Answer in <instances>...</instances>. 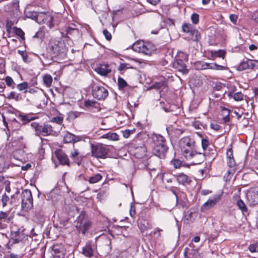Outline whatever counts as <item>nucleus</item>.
Masks as SVG:
<instances>
[{
    "instance_id": "1",
    "label": "nucleus",
    "mask_w": 258,
    "mask_h": 258,
    "mask_svg": "<svg viewBox=\"0 0 258 258\" xmlns=\"http://www.w3.org/2000/svg\"><path fill=\"white\" fill-rule=\"evenodd\" d=\"M153 140L155 143L154 154L160 158H164L168 149L165 138L158 134L154 135Z\"/></svg>"
},
{
    "instance_id": "2",
    "label": "nucleus",
    "mask_w": 258,
    "mask_h": 258,
    "mask_svg": "<svg viewBox=\"0 0 258 258\" xmlns=\"http://www.w3.org/2000/svg\"><path fill=\"white\" fill-rule=\"evenodd\" d=\"M133 49L146 55H151L155 50V47L151 43L140 40L133 44Z\"/></svg>"
},
{
    "instance_id": "3",
    "label": "nucleus",
    "mask_w": 258,
    "mask_h": 258,
    "mask_svg": "<svg viewBox=\"0 0 258 258\" xmlns=\"http://www.w3.org/2000/svg\"><path fill=\"white\" fill-rule=\"evenodd\" d=\"M179 145L184 156L194 150H196L195 139L190 136H186L182 138L179 140Z\"/></svg>"
},
{
    "instance_id": "4",
    "label": "nucleus",
    "mask_w": 258,
    "mask_h": 258,
    "mask_svg": "<svg viewBox=\"0 0 258 258\" xmlns=\"http://www.w3.org/2000/svg\"><path fill=\"white\" fill-rule=\"evenodd\" d=\"M91 225V222L86 214L85 212L82 211L76 221V227L77 229L83 234L89 229Z\"/></svg>"
},
{
    "instance_id": "5",
    "label": "nucleus",
    "mask_w": 258,
    "mask_h": 258,
    "mask_svg": "<svg viewBox=\"0 0 258 258\" xmlns=\"http://www.w3.org/2000/svg\"><path fill=\"white\" fill-rule=\"evenodd\" d=\"M31 127L35 131V134L37 136L42 135L47 136L50 135L53 133L52 126L48 124H40L37 122H33L31 123Z\"/></svg>"
},
{
    "instance_id": "6",
    "label": "nucleus",
    "mask_w": 258,
    "mask_h": 258,
    "mask_svg": "<svg viewBox=\"0 0 258 258\" xmlns=\"http://www.w3.org/2000/svg\"><path fill=\"white\" fill-rule=\"evenodd\" d=\"M109 149L107 146L102 144L98 143L91 145V153L92 156L98 158H105Z\"/></svg>"
},
{
    "instance_id": "7",
    "label": "nucleus",
    "mask_w": 258,
    "mask_h": 258,
    "mask_svg": "<svg viewBox=\"0 0 258 258\" xmlns=\"http://www.w3.org/2000/svg\"><path fill=\"white\" fill-rule=\"evenodd\" d=\"M21 206L24 211H27L33 207V198L31 191L28 189L24 190L21 194Z\"/></svg>"
},
{
    "instance_id": "8",
    "label": "nucleus",
    "mask_w": 258,
    "mask_h": 258,
    "mask_svg": "<svg viewBox=\"0 0 258 258\" xmlns=\"http://www.w3.org/2000/svg\"><path fill=\"white\" fill-rule=\"evenodd\" d=\"M65 250L61 244H56L52 245L47 253L49 258H63Z\"/></svg>"
},
{
    "instance_id": "9",
    "label": "nucleus",
    "mask_w": 258,
    "mask_h": 258,
    "mask_svg": "<svg viewBox=\"0 0 258 258\" xmlns=\"http://www.w3.org/2000/svg\"><path fill=\"white\" fill-rule=\"evenodd\" d=\"M186 159L191 160L192 164H200L205 160V155L201 152H198L194 150L185 156Z\"/></svg>"
},
{
    "instance_id": "10",
    "label": "nucleus",
    "mask_w": 258,
    "mask_h": 258,
    "mask_svg": "<svg viewBox=\"0 0 258 258\" xmlns=\"http://www.w3.org/2000/svg\"><path fill=\"white\" fill-rule=\"evenodd\" d=\"M247 200L251 205L258 204V186L251 187L247 191Z\"/></svg>"
},
{
    "instance_id": "11",
    "label": "nucleus",
    "mask_w": 258,
    "mask_h": 258,
    "mask_svg": "<svg viewBox=\"0 0 258 258\" xmlns=\"http://www.w3.org/2000/svg\"><path fill=\"white\" fill-rule=\"evenodd\" d=\"M258 69V60L246 59L242 61L238 66L239 71H243L246 69Z\"/></svg>"
},
{
    "instance_id": "12",
    "label": "nucleus",
    "mask_w": 258,
    "mask_h": 258,
    "mask_svg": "<svg viewBox=\"0 0 258 258\" xmlns=\"http://www.w3.org/2000/svg\"><path fill=\"white\" fill-rule=\"evenodd\" d=\"M108 94L107 90L102 86H96L93 89V95L98 100L105 99Z\"/></svg>"
},
{
    "instance_id": "13",
    "label": "nucleus",
    "mask_w": 258,
    "mask_h": 258,
    "mask_svg": "<svg viewBox=\"0 0 258 258\" xmlns=\"http://www.w3.org/2000/svg\"><path fill=\"white\" fill-rule=\"evenodd\" d=\"M221 199V196L215 195L210 197L209 200L202 205L201 210L203 212L206 211L211 207L214 206Z\"/></svg>"
},
{
    "instance_id": "14",
    "label": "nucleus",
    "mask_w": 258,
    "mask_h": 258,
    "mask_svg": "<svg viewBox=\"0 0 258 258\" xmlns=\"http://www.w3.org/2000/svg\"><path fill=\"white\" fill-rule=\"evenodd\" d=\"M95 249V246L90 241L86 242L85 245L82 247V253L86 257L90 258L93 256Z\"/></svg>"
},
{
    "instance_id": "15",
    "label": "nucleus",
    "mask_w": 258,
    "mask_h": 258,
    "mask_svg": "<svg viewBox=\"0 0 258 258\" xmlns=\"http://www.w3.org/2000/svg\"><path fill=\"white\" fill-rule=\"evenodd\" d=\"M26 237L27 235L20 230L12 231L11 241L13 243H18L23 241Z\"/></svg>"
},
{
    "instance_id": "16",
    "label": "nucleus",
    "mask_w": 258,
    "mask_h": 258,
    "mask_svg": "<svg viewBox=\"0 0 258 258\" xmlns=\"http://www.w3.org/2000/svg\"><path fill=\"white\" fill-rule=\"evenodd\" d=\"M178 183L185 185L189 184L191 181V178L183 173H180L174 175Z\"/></svg>"
},
{
    "instance_id": "17",
    "label": "nucleus",
    "mask_w": 258,
    "mask_h": 258,
    "mask_svg": "<svg viewBox=\"0 0 258 258\" xmlns=\"http://www.w3.org/2000/svg\"><path fill=\"white\" fill-rule=\"evenodd\" d=\"M138 227L141 232L143 233L144 232L151 229L152 225L148 220L143 218H140L138 220Z\"/></svg>"
},
{
    "instance_id": "18",
    "label": "nucleus",
    "mask_w": 258,
    "mask_h": 258,
    "mask_svg": "<svg viewBox=\"0 0 258 258\" xmlns=\"http://www.w3.org/2000/svg\"><path fill=\"white\" fill-rule=\"evenodd\" d=\"M173 67L179 72H181L183 74L188 73V70L183 60L176 59L173 63Z\"/></svg>"
},
{
    "instance_id": "19",
    "label": "nucleus",
    "mask_w": 258,
    "mask_h": 258,
    "mask_svg": "<svg viewBox=\"0 0 258 258\" xmlns=\"http://www.w3.org/2000/svg\"><path fill=\"white\" fill-rule=\"evenodd\" d=\"M82 140L80 136H76L74 135L66 132L63 135V141L66 143H72L79 142Z\"/></svg>"
},
{
    "instance_id": "20",
    "label": "nucleus",
    "mask_w": 258,
    "mask_h": 258,
    "mask_svg": "<svg viewBox=\"0 0 258 258\" xmlns=\"http://www.w3.org/2000/svg\"><path fill=\"white\" fill-rule=\"evenodd\" d=\"M95 71L101 76H106L111 72V69L108 64H101L95 69Z\"/></svg>"
},
{
    "instance_id": "21",
    "label": "nucleus",
    "mask_w": 258,
    "mask_h": 258,
    "mask_svg": "<svg viewBox=\"0 0 258 258\" xmlns=\"http://www.w3.org/2000/svg\"><path fill=\"white\" fill-rule=\"evenodd\" d=\"M56 157L62 165H68L69 160L67 155L60 150L56 151L55 152Z\"/></svg>"
},
{
    "instance_id": "22",
    "label": "nucleus",
    "mask_w": 258,
    "mask_h": 258,
    "mask_svg": "<svg viewBox=\"0 0 258 258\" xmlns=\"http://www.w3.org/2000/svg\"><path fill=\"white\" fill-rule=\"evenodd\" d=\"M55 55L63 53L65 50L64 43L62 42H57L51 46Z\"/></svg>"
},
{
    "instance_id": "23",
    "label": "nucleus",
    "mask_w": 258,
    "mask_h": 258,
    "mask_svg": "<svg viewBox=\"0 0 258 258\" xmlns=\"http://www.w3.org/2000/svg\"><path fill=\"white\" fill-rule=\"evenodd\" d=\"M202 64V68L204 69V70L212 69L215 70H223L225 69L224 67L219 65L216 63H208L204 62Z\"/></svg>"
},
{
    "instance_id": "24",
    "label": "nucleus",
    "mask_w": 258,
    "mask_h": 258,
    "mask_svg": "<svg viewBox=\"0 0 258 258\" xmlns=\"http://www.w3.org/2000/svg\"><path fill=\"white\" fill-rule=\"evenodd\" d=\"M228 96L230 98H232L234 100L237 101L243 100L244 96L243 94L240 92L236 93L229 92L228 93Z\"/></svg>"
},
{
    "instance_id": "25",
    "label": "nucleus",
    "mask_w": 258,
    "mask_h": 258,
    "mask_svg": "<svg viewBox=\"0 0 258 258\" xmlns=\"http://www.w3.org/2000/svg\"><path fill=\"white\" fill-rule=\"evenodd\" d=\"M101 138L111 141H117L119 139V136L115 133H108L103 135Z\"/></svg>"
},
{
    "instance_id": "26",
    "label": "nucleus",
    "mask_w": 258,
    "mask_h": 258,
    "mask_svg": "<svg viewBox=\"0 0 258 258\" xmlns=\"http://www.w3.org/2000/svg\"><path fill=\"white\" fill-rule=\"evenodd\" d=\"M190 39L194 41H198L201 39L200 32L196 29H193L189 34Z\"/></svg>"
},
{
    "instance_id": "27",
    "label": "nucleus",
    "mask_w": 258,
    "mask_h": 258,
    "mask_svg": "<svg viewBox=\"0 0 258 258\" xmlns=\"http://www.w3.org/2000/svg\"><path fill=\"white\" fill-rule=\"evenodd\" d=\"M211 56L212 59H214L215 57H222L223 59L225 54V52L222 50H219L218 51H212L211 52Z\"/></svg>"
},
{
    "instance_id": "28",
    "label": "nucleus",
    "mask_w": 258,
    "mask_h": 258,
    "mask_svg": "<svg viewBox=\"0 0 258 258\" xmlns=\"http://www.w3.org/2000/svg\"><path fill=\"white\" fill-rule=\"evenodd\" d=\"M102 178V176L100 174L97 173L93 176H91L89 178L88 181L91 184H94L100 181Z\"/></svg>"
},
{
    "instance_id": "29",
    "label": "nucleus",
    "mask_w": 258,
    "mask_h": 258,
    "mask_svg": "<svg viewBox=\"0 0 258 258\" xmlns=\"http://www.w3.org/2000/svg\"><path fill=\"white\" fill-rule=\"evenodd\" d=\"M43 82L47 87H50L52 84V77L50 75H45L43 77Z\"/></svg>"
},
{
    "instance_id": "30",
    "label": "nucleus",
    "mask_w": 258,
    "mask_h": 258,
    "mask_svg": "<svg viewBox=\"0 0 258 258\" xmlns=\"http://www.w3.org/2000/svg\"><path fill=\"white\" fill-rule=\"evenodd\" d=\"M236 205L238 208L244 213L247 212V207L244 202L241 199L237 201Z\"/></svg>"
},
{
    "instance_id": "31",
    "label": "nucleus",
    "mask_w": 258,
    "mask_h": 258,
    "mask_svg": "<svg viewBox=\"0 0 258 258\" xmlns=\"http://www.w3.org/2000/svg\"><path fill=\"white\" fill-rule=\"evenodd\" d=\"M162 179L163 181L167 183H171L172 181V175L169 173H164L162 174Z\"/></svg>"
},
{
    "instance_id": "32",
    "label": "nucleus",
    "mask_w": 258,
    "mask_h": 258,
    "mask_svg": "<svg viewBox=\"0 0 258 258\" xmlns=\"http://www.w3.org/2000/svg\"><path fill=\"white\" fill-rule=\"evenodd\" d=\"M5 80L8 86L11 87L12 89L15 88V83L11 77L7 76Z\"/></svg>"
},
{
    "instance_id": "33",
    "label": "nucleus",
    "mask_w": 258,
    "mask_h": 258,
    "mask_svg": "<svg viewBox=\"0 0 258 258\" xmlns=\"http://www.w3.org/2000/svg\"><path fill=\"white\" fill-rule=\"evenodd\" d=\"M127 85V83L123 78L121 77L118 78V86L120 89H123Z\"/></svg>"
},
{
    "instance_id": "34",
    "label": "nucleus",
    "mask_w": 258,
    "mask_h": 258,
    "mask_svg": "<svg viewBox=\"0 0 258 258\" xmlns=\"http://www.w3.org/2000/svg\"><path fill=\"white\" fill-rule=\"evenodd\" d=\"M67 34L68 35H78L79 34V31L75 28L69 26L67 30Z\"/></svg>"
},
{
    "instance_id": "35",
    "label": "nucleus",
    "mask_w": 258,
    "mask_h": 258,
    "mask_svg": "<svg viewBox=\"0 0 258 258\" xmlns=\"http://www.w3.org/2000/svg\"><path fill=\"white\" fill-rule=\"evenodd\" d=\"M182 29L184 32L189 33V34L190 33V31L193 30L191 25L188 24H184L182 25Z\"/></svg>"
},
{
    "instance_id": "36",
    "label": "nucleus",
    "mask_w": 258,
    "mask_h": 258,
    "mask_svg": "<svg viewBox=\"0 0 258 258\" xmlns=\"http://www.w3.org/2000/svg\"><path fill=\"white\" fill-rule=\"evenodd\" d=\"M248 249L251 252H257L258 251V242L249 245Z\"/></svg>"
},
{
    "instance_id": "37",
    "label": "nucleus",
    "mask_w": 258,
    "mask_h": 258,
    "mask_svg": "<svg viewBox=\"0 0 258 258\" xmlns=\"http://www.w3.org/2000/svg\"><path fill=\"white\" fill-rule=\"evenodd\" d=\"M171 164L175 168H178L181 166L182 162L178 159H173L171 161Z\"/></svg>"
},
{
    "instance_id": "38",
    "label": "nucleus",
    "mask_w": 258,
    "mask_h": 258,
    "mask_svg": "<svg viewBox=\"0 0 258 258\" xmlns=\"http://www.w3.org/2000/svg\"><path fill=\"white\" fill-rule=\"evenodd\" d=\"M51 121L53 122H56L57 124H60L62 123L63 117L61 116L54 117L51 118Z\"/></svg>"
},
{
    "instance_id": "39",
    "label": "nucleus",
    "mask_w": 258,
    "mask_h": 258,
    "mask_svg": "<svg viewBox=\"0 0 258 258\" xmlns=\"http://www.w3.org/2000/svg\"><path fill=\"white\" fill-rule=\"evenodd\" d=\"M28 87V84L26 82H24L22 83L19 84L17 86V89L19 91H23L27 89Z\"/></svg>"
},
{
    "instance_id": "40",
    "label": "nucleus",
    "mask_w": 258,
    "mask_h": 258,
    "mask_svg": "<svg viewBox=\"0 0 258 258\" xmlns=\"http://www.w3.org/2000/svg\"><path fill=\"white\" fill-rule=\"evenodd\" d=\"M27 17H31L33 19H35L37 22H38V19L41 17L39 15H37L36 12L28 13Z\"/></svg>"
},
{
    "instance_id": "41",
    "label": "nucleus",
    "mask_w": 258,
    "mask_h": 258,
    "mask_svg": "<svg viewBox=\"0 0 258 258\" xmlns=\"http://www.w3.org/2000/svg\"><path fill=\"white\" fill-rule=\"evenodd\" d=\"M13 23L11 21H7L6 23V30L9 34H10L12 30L13 29L14 27H13Z\"/></svg>"
},
{
    "instance_id": "42",
    "label": "nucleus",
    "mask_w": 258,
    "mask_h": 258,
    "mask_svg": "<svg viewBox=\"0 0 258 258\" xmlns=\"http://www.w3.org/2000/svg\"><path fill=\"white\" fill-rule=\"evenodd\" d=\"M191 20L194 24H198L199 22V15L197 13H194L191 16Z\"/></svg>"
},
{
    "instance_id": "43",
    "label": "nucleus",
    "mask_w": 258,
    "mask_h": 258,
    "mask_svg": "<svg viewBox=\"0 0 258 258\" xmlns=\"http://www.w3.org/2000/svg\"><path fill=\"white\" fill-rule=\"evenodd\" d=\"M13 30H14L15 32L17 35L20 36L21 38L24 37V33L20 28H18L16 27H14Z\"/></svg>"
},
{
    "instance_id": "44",
    "label": "nucleus",
    "mask_w": 258,
    "mask_h": 258,
    "mask_svg": "<svg viewBox=\"0 0 258 258\" xmlns=\"http://www.w3.org/2000/svg\"><path fill=\"white\" fill-rule=\"evenodd\" d=\"M209 144V142L208 139H203L202 140V147L204 151H205L207 148Z\"/></svg>"
},
{
    "instance_id": "45",
    "label": "nucleus",
    "mask_w": 258,
    "mask_h": 258,
    "mask_svg": "<svg viewBox=\"0 0 258 258\" xmlns=\"http://www.w3.org/2000/svg\"><path fill=\"white\" fill-rule=\"evenodd\" d=\"M9 197L6 194L3 195L1 200L4 207L7 205V203L9 201Z\"/></svg>"
},
{
    "instance_id": "46",
    "label": "nucleus",
    "mask_w": 258,
    "mask_h": 258,
    "mask_svg": "<svg viewBox=\"0 0 258 258\" xmlns=\"http://www.w3.org/2000/svg\"><path fill=\"white\" fill-rule=\"evenodd\" d=\"M35 118L36 117H30L28 115H23L22 116V120L26 122H28L31 120L35 119Z\"/></svg>"
},
{
    "instance_id": "47",
    "label": "nucleus",
    "mask_w": 258,
    "mask_h": 258,
    "mask_svg": "<svg viewBox=\"0 0 258 258\" xmlns=\"http://www.w3.org/2000/svg\"><path fill=\"white\" fill-rule=\"evenodd\" d=\"M18 53L21 55L23 58V60L25 62H27L28 61V55L25 51L19 50Z\"/></svg>"
},
{
    "instance_id": "48",
    "label": "nucleus",
    "mask_w": 258,
    "mask_h": 258,
    "mask_svg": "<svg viewBox=\"0 0 258 258\" xmlns=\"http://www.w3.org/2000/svg\"><path fill=\"white\" fill-rule=\"evenodd\" d=\"M103 34L107 40H110L111 39V35L106 29L103 31Z\"/></svg>"
},
{
    "instance_id": "49",
    "label": "nucleus",
    "mask_w": 258,
    "mask_h": 258,
    "mask_svg": "<svg viewBox=\"0 0 258 258\" xmlns=\"http://www.w3.org/2000/svg\"><path fill=\"white\" fill-rule=\"evenodd\" d=\"M227 164L230 167H233L235 165V161L233 158L228 159Z\"/></svg>"
},
{
    "instance_id": "50",
    "label": "nucleus",
    "mask_w": 258,
    "mask_h": 258,
    "mask_svg": "<svg viewBox=\"0 0 258 258\" xmlns=\"http://www.w3.org/2000/svg\"><path fill=\"white\" fill-rule=\"evenodd\" d=\"M7 98L9 99H15V100H18V98L17 97H16V94L14 92H10L8 95V97Z\"/></svg>"
},
{
    "instance_id": "51",
    "label": "nucleus",
    "mask_w": 258,
    "mask_h": 258,
    "mask_svg": "<svg viewBox=\"0 0 258 258\" xmlns=\"http://www.w3.org/2000/svg\"><path fill=\"white\" fill-rule=\"evenodd\" d=\"M8 216V214L3 211H0V220H5Z\"/></svg>"
},
{
    "instance_id": "52",
    "label": "nucleus",
    "mask_w": 258,
    "mask_h": 258,
    "mask_svg": "<svg viewBox=\"0 0 258 258\" xmlns=\"http://www.w3.org/2000/svg\"><path fill=\"white\" fill-rule=\"evenodd\" d=\"M79 155V152L77 150L74 149L71 153V157L74 158Z\"/></svg>"
},
{
    "instance_id": "53",
    "label": "nucleus",
    "mask_w": 258,
    "mask_h": 258,
    "mask_svg": "<svg viewBox=\"0 0 258 258\" xmlns=\"http://www.w3.org/2000/svg\"><path fill=\"white\" fill-rule=\"evenodd\" d=\"M211 127L215 130V131H218L219 130V129L220 128V126L217 124H215V123H211Z\"/></svg>"
},
{
    "instance_id": "54",
    "label": "nucleus",
    "mask_w": 258,
    "mask_h": 258,
    "mask_svg": "<svg viewBox=\"0 0 258 258\" xmlns=\"http://www.w3.org/2000/svg\"><path fill=\"white\" fill-rule=\"evenodd\" d=\"M131 134L130 130H125L123 132V136L125 138H128Z\"/></svg>"
},
{
    "instance_id": "55",
    "label": "nucleus",
    "mask_w": 258,
    "mask_h": 258,
    "mask_svg": "<svg viewBox=\"0 0 258 258\" xmlns=\"http://www.w3.org/2000/svg\"><path fill=\"white\" fill-rule=\"evenodd\" d=\"M95 103L94 101H91V100H87L85 102V105L86 107L91 106H93V104Z\"/></svg>"
},
{
    "instance_id": "56",
    "label": "nucleus",
    "mask_w": 258,
    "mask_h": 258,
    "mask_svg": "<svg viewBox=\"0 0 258 258\" xmlns=\"http://www.w3.org/2000/svg\"><path fill=\"white\" fill-rule=\"evenodd\" d=\"M148 3H150L151 5L156 6L157 4H158L160 2V0H146Z\"/></svg>"
},
{
    "instance_id": "57",
    "label": "nucleus",
    "mask_w": 258,
    "mask_h": 258,
    "mask_svg": "<svg viewBox=\"0 0 258 258\" xmlns=\"http://www.w3.org/2000/svg\"><path fill=\"white\" fill-rule=\"evenodd\" d=\"M227 159H230L233 158V153L231 149H229L227 152Z\"/></svg>"
},
{
    "instance_id": "58",
    "label": "nucleus",
    "mask_w": 258,
    "mask_h": 258,
    "mask_svg": "<svg viewBox=\"0 0 258 258\" xmlns=\"http://www.w3.org/2000/svg\"><path fill=\"white\" fill-rule=\"evenodd\" d=\"M162 229H160L159 228H156L154 229V232H153L154 234H158V236H160V232L162 231Z\"/></svg>"
},
{
    "instance_id": "59",
    "label": "nucleus",
    "mask_w": 258,
    "mask_h": 258,
    "mask_svg": "<svg viewBox=\"0 0 258 258\" xmlns=\"http://www.w3.org/2000/svg\"><path fill=\"white\" fill-rule=\"evenodd\" d=\"M230 19L232 22L235 24L237 21V17L234 15H231L230 16Z\"/></svg>"
},
{
    "instance_id": "60",
    "label": "nucleus",
    "mask_w": 258,
    "mask_h": 258,
    "mask_svg": "<svg viewBox=\"0 0 258 258\" xmlns=\"http://www.w3.org/2000/svg\"><path fill=\"white\" fill-rule=\"evenodd\" d=\"M203 62H202V61H198V62H196V67L197 69L204 70V69L202 68V64H201V63H203Z\"/></svg>"
},
{
    "instance_id": "61",
    "label": "nucleus",
    "mask_w": 258,
    "mask_h": 258,
    "mask_svg": "<svg viewBox=\"0 0 258 258\" xmlns=\"http://www.w3.org/2000/svg\"><path fill=\"white\" fill-rule=\"evenodd\" d=\"M135 209L132 205L131 206L130 215L133 217L135 215Z\"/></svg>"
},
{
    "instance_id": "62",
    "label": "nucleus",
    "mask_w": 258,
    "mask_h": 258,
    "mask_svg": "<svg viewBox=\"0 0 258 258\" xmlns=\"http://www.w3.org/2000/svg\"><path fill=\"white\" fill-rule=\"evenodd\" d=\"M257 48V46L253 44H251L249 46V50H250L251 51L256 50Z\"/></svg>"
},
{
    "instance_id": "63",
    "label": "nucleus",
    "mask_w": 258,
    "mask_h": 258,
    "mask_svg": "<svg viewBox=\"0 0 258 258\" xmlns=\"http://www.w3.org/2000/svg\"><path fill=\"white\" fill-rule=\"evenodd\" d=\"M233 113L236 115V116L238 119H239L241 118V115L240 113H239L238 112H237L236 111H234L233 112Z\"/></svg>"
},
{
    "instance_id": "64",
    "label": "nucleus",
    "mask_w": 258,
    "mask_h": 258,
    "mask_svg": "<svg viewBox=\"0 0 258 258\" xmlns=\"http://www.w3.org/2000/svg\"><path fill=\"white\" fill-rule=\"evenodd\" d=\"M200 240V237L198 236H195L192 241H194L195 242H199Z\"/></svg>"
}]
</instances>
